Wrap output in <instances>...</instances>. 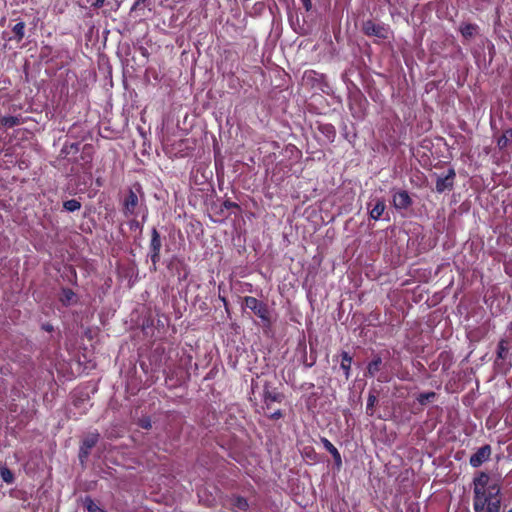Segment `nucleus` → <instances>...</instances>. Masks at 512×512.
<instances>
[{"label":"nucleus","mask_w":512,"mask_h":512,"mask_svg":"<svg viewBox=\"0 0 512 512\" xmlns=\"http://www.w3.org/2000/svg\"><path fill=\"white\" fill-rule=\"evenodd\" d=\"M499 493V482L484 472L479 473L474 479L475 512H499Z\"/></svg>","instance_id":"f257e3e1"},{"label":"nucleus","mask_w":512,"mask_h":512,"mask_svg":"<svg viewBox=\"0 0 512 512\" xmlns=\"http://www.w3.org/2000/svg\"><path fill=\"white\" fill-rule=\"evenodd\" d=\"M244 305L262 320H268V309L263 302L255 297L247 296L244 298Z\"/></svg>","instance_id":"f03ea898"},{"label":"nucleus","mask_w":512,"mask_h":512,"mask_svg":"<svg viewBox=\"0 0 512 512\" xmlns=\"http://www.w3.org/2000/svg\"><path fill=\"white\" fill-rule=\"evenodd\" d=\"M490 455H491L490 446L489 445L482 446L470 457V465L475 468L479 467L489 459Z\"/></svg>","instance_id":"7ed1b4c3"},{"label":"nucleus","mask_w":512,"mask_h":512,"mask_svg":"<svg viewBox=\"0 0 512 512\" xmlns=\"http://www.w3.org/2000/svg\"><path fill=\"white\" fill-rule=\"evenodd\" d=\"M455 171L449 169L445 176H439L436 181V190L440 193L449 190L453 186Z\"/></svg>","instance_id":"20e7f679"},{"label":"nucleus","mask_w":512,"mask_h":512,"mask_svg":"<svg viewBox=\"0 0 512 512\" xmlns=\"http://www.w3.org/2000/svg\"><path fill=\"white\" fill-rule=\"evenodd\" d=\"M150 247H151V261L153 262V264H156V262L160 258L161 239H160L159 233L157 232V230L155 228L152 230V238H151Z\"/></svg>","instance_id":"39448f33"},{"label":"nucleus","mask_w":512,"mask_h":512,"mask_svg":"<svg viewBox=\"0 0 512 512\" xmlns=\"http://www.w3.org/2000/svg\"><path fill=\"white\" fill-rule=\"evenodd\" d=\"M392 201L396 209H406L411 204V199L406 191L395 192Z\"/></svg>","instance_id":"423d86ee"},{"label":"nucleus","mask_w":512,"mask_h":512,"mask_svg":"<svg viewBox=\"0 0 512 512\" xmlns=\"http://www.w3.org/2000/svg\"><path fill=\"white\" fill-rule=\"evenodd\" d=\"M364 32L367 35H375L377 37L385 38L386 37V29L383 26L377 25L372 21H367L363 26Z\"/></svg>","instance_id":"0eeeda50"},{"label":"nucleus","mask_w":512,"mask_h":512,"mask_svg":"<svg viewBox=\"0 0 512 512\" xmlns=\"http://www.w3.org/2000/svg\"><path fill=\"white\" fill-rule=\"evenodd\" d=\"M97 441L98 434L92 433L88 435L83 441V445L80 451V457H86L89 453V450L97 443Z\"/></svg>","instance_id":"6e6552de"},{"label":"nucleus","mask_w":512,"mask_h":512,"mask_svg":"<svg viewBox=\"0 0 512 512\" xmlns=\"http://www.w3.org/2000/svg\"><path fill=\"white\" fill-rule=\"evenodd\" d=\"M137 203H138L137 195L133 191H130L125 199V202H124L125 213L132 214L135 207L137 206Z\"/></svg>","instance_id":"1a4fd4ad"},{"label":"nucleus","mask_w":512,"mask_h":512,"mask_svg":"<svg viewBox=\"0 0 512 512\" xmlns=\"http://www.w3.org/2000/svg\"><path fill=\"white\" fill-rule=\"evenodd\" d=\"M385 207V202L383 200H376L375 204L370 209V217L374 220H378L382 216Z\"/></svg>","instance_id":"9d476101"},{"label":"nucleus","mask_w":512,"mask_h":512,"mask_svg":"<svg viewBox=\"0 0 512 512\" xmlns=\"http://www.w3.org/2000/svg\"><path fill=\"white\" fill-rule=\"evenodd\" d=\"M322 442L324 444V447L329 451V453H331V455L333 456L336 464L338 466L341 465L342 463V460H341V455L339 453V451L337 450V448L326 438L322 439Z\"/></svg>","instance_id":"9b49d317"},{"label":"nucleus","mask_w":512,"mask_h":512,"mask_svg":"<svg viewBox=\"0 0 512 512\" xmlns=\"http://www.w3.org/2000/svg\"><path fill=\"white\" fill-rule=\"evenodd\" d=\"M235 512H246L248 510V502L242 497H236L232 503Z\"/></svg>","instance_id":"f8f14e48"},{"label":"nucleus","mask_w":512,"mask_h":512,"mask_svg":"<svg viewBox=\"0 0 512 512\" xmlns=\"http://www.w3.org/2000/svg\"><path fill=\"white\" fill-rule=\"evenodd\" d=\"M351 363H352L351 356L348 353L343 352L342 353V360H341V368L343 369L347 379L350 376Z\"/></svg>","instance_id":"ddd939ff"},{"label":"nucleus","mask_w":512,"mask_h":512,"mask_svg":"<svg viewBox=\"0 0 512 512\" xmlns=\"http://www.w3.org/2000/svg\"><path fill=\"white\" fill-rule=\"evenodd\" d=\"M381 363H382V360L380 357H377L375 358L374 360H372L369 364H368V367H367V374L370 376V377H373L376 375V373L379 372L380 370V366H381Z\"/></svg>","instance_id":"4468645a"},{"label":"nucleus","mask_w":512,"mask_h":512,"mask_svg":"<svg viewBox=\"0 0 512 512\" xmlns=\"http://www.w3.org/2000/svg\"><path fill=\"white\" fill-rule=\"evenodd\" d=\"M18 124H20V120L15 116H5L0 120V125L6 128H12Z\"/></svg>","instance_id":"2eb2a0df"},{"label":"nucleus","mask_w":512,"mask_h":512,"mask_svg":"<svg viewBox=\"0 0 512 512\" xmlns=\"http://www.w3.org/2000/svg\"><path fill=\"white\" fill-rule=\"evenodd\" d=\"M280 401H281V395L279 393L271 392V391L264 392V402L266 403L267 406H269V404L271 402H280Z\"/></svg>","instance_id":"dca6fc26"},{"label":"nucleus","mask_w":512,"mask_h":512,"mask_svg":"<svg viewBox=\"0 0 512 512\" xmlns=\"http://www.w3.org/2000/svg\"><path fill=\"white\" fill-rule=\"evenodd\" d=\"M63 206L67 211L74 212L81 208V203L76 199H71V200L65 201Z\"/></svg>","instance_id":"f3484780"},{"label":"nucleus","mask_w":512,"mask_h":512,"mask_svg":"<svg viewBox=\"0 0 512 512\" xmlns=\"http://www.w3.org/2000/svg\"><path fill=\"white\" fill-rule=\"evenodd\" d=\"M74 298H75V294L71 290L65 289L62 291L60 299L63 304L69 305L74 301Z\"/></svg>","instance_id":"a211bd4d"},{"label":"nucleus","mask_w":512,"mask_h":512,"mask_svg":"<svg viewBox=\"0 0 512 512\" xmlns=\"http://www.w3.org/2000/svg\"><path fill=\"white\" fill-rule=\"evenodd\" d=\"M84 505L88 512H105L90 498H85Z\"/></svg>","instance_id":"6ab92c4d"},{"label":"nucleus","mask_w":512,"mask_h":512,"mask_svg":"<svg viewBox=\"0 0 512 512\" xmlns=\"http://www.w3.org/2000/svg\"><path fill=\"white\" fill-rule=\"evenodd\" d=\"M0 475L6 483H11L13 481V474L6 467L0 466Z\"/></svg>","instance_id":"aec40b11"},{"label":"nucleus","mask_w":512,"mask_h":512,"mask_svg":"<svg viewBox=\"0 0 512 512\" xmlns=\"http://www.w3.org/2000/svg\"><path fill=\"white\" fill-rule=\"evenodd\" d=\"M508 352V343L506 340L502 339L498 344V357L505 358Z\"/></svg>","instance_id":"412c9836"},{"label":"nucleus","mask_w":512,"mask_h":512,"mask_svg":"<svg viewBox=\"0 0 512 512\" xmlns=\"http://www.w3.org/2000/svg\"><path fill=\"white\" fill-rule=\"evenodd\" d=\"M476 27L471 24H466L461 27V33L464 37H471L474 35Z\"/></svg>","instance_id":"4be33fe9"},{"label":"nucleus","mask_w":512,"mask_h":512,"mask_svg":"<svg viewBox=\"0 0 512 512\" xmlns=\"http://www.w3.org/2000/svg\"><path fill=\"white\" fill-rule=\"evenodd\" d=\"M24 30L25 24L23 22H19L13 27V32L19 39L24 37Z\"/></svg>","instance_id":"5701e85b"},{"label":"nucleus","mask_w":512,"mask_h":512,"mask_svg":"<svg viewBox=\"0 0 512 512\" xmlns=\"http://www.w3.org/2000/svg\"><path fill=\"white\" fill-rule=\"evenodd\" d=\"M508 133L511 134L510 131H506L499 139H498V147L500 149H503L505 147H507L508 145V142H509V137H508Z\"/></svg>","instance_id":"b1692460"},{"label":"nucleus","mask_w":512,"mask_h":512,"mask_svg":"<svg viewBox=\"0 0 512 512\" xmlns=\"http://www.w3.org/2000/svg\"><path fill=\"white\" fill-rule=\"evenodd\" d=\"M435 397V393L434 392H429V393H421L419 396H418V401L421 403V404H424L428 401H430L432 398Z\"/></svg>","instance_id":"393cba45"},{"label":"nucleus","mask_w":512,"mask_h":512,"mask_svg":"<svg viewBox=\"0 0 512 512\" xmlns=\"http://www.w3.org/2000/svg\"><path fill=\"white\" fill-rule=\"evenodd\" d=\"M376 397L374 395H370L368 397V401H367V409H370L374 406L375 402H376Z\"/></svg>","instance_id":"a878e982"},{"label":"nucleus","mask_w":512,"mask_h":512,"mask_svg":"<svg viewBox=\"0 0 512 512\" xmlns=\"http://www.w3.org/2000/svg\"><path fill=\"white\" fill-rule=\"evenodd\" d=\"M141 426L145 429H148L151 427V424H150V421L149 420H142L141 421Z\"/></svg>","instance_id":"bb28decb"},{"label":"nucleus","mask_w":512,"mask_h":512,"mask_svg":"<svg viewBox=\"0 0 512 512\" xmlns=\"http://www.w3.org/2000/svg\"><path fill=\"white\" fill-rule=\"evenodd\" d=\"M147 1L148 0H136L134 5H133V9H135L136 7H138L141 4H145Z\"/></svg>","instance_id":"cd10ccee"},{"label":"nucleus","mask_w":512,"mask_h":512,"mask_svg":"<svg viewBox=\"0 0 512 512\" xmlns=\"http://www.w3.org/2000/svg\"><path fill=\"white\" fill-rule=\"evenodd\" d=\"M302 2L304 4L306 10H309L311 8L312 4H311L310 0H302Z\"/></svg>","instance_id":"c85d7f7f"},{"label":"nucleus","mask_w":512,"mask_h":512,"mask_svg":"<svg viewBox=\"0 0 512 512\" xmlns=\"http://www.w3.org/2000/svg\"><path fill=\"white\" fill-rule=\"evenodd\" d=\"M104 2H105V0H95V2L93 3V6L99 8L104 4Z\"/></svg>","instance_id":"c756f323"},{"label":"nucleus","mask_w":512,"mask_h":512,"mask_svg":"<svg viewBox=\"0 0 512 512\" xmlns=\"http://www.w3.org/2000/svg\"><path fill=\"white\" fill-rule=\"evenodd\" d=\"M282 416L280 410H277L271 414V418H280Z\"/></svg>","instance_id":"7c9ffc66"},{"label":"nucleus","mask_w":512,"mask_h":512,"mask_svg":"<svg viewBox=\"0 0 512 512\" xmlns=\"http://www.w3.org/2000/svg\"><path fill=\"white\" fill-rule=\"evenodd\" d=\"M506 272L512 276V264L506 266Z\"/></svg>","instance_id":"2f4dec72"},{"label":"nucleus","mask_w":512,"mask_h":512,"mask_svg":"<svg viewBox=\"0 0 512 512\" xmlns=\"http://www.w3.org/2000/svg\"><path fill=\"white\" fill-rule=\"evenodd\" d=\"M509 328H510V330L512 331V323L510 324Z\"/></svg>","instance_id":"473e14b6"}]
</instances>
